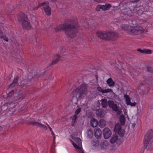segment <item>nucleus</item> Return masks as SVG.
<instances>
[{
    "label": "nucleus",
    "mask_w": 153,
    "mask_h": 153,
    "mask_svg": "<svg viewBox=\"0 0 153 153\" xmlns=\"http://www.w3.org/2000/svg\"><path fill=\"white\" fill-rule=\"evenodd\" d=\"M78 25L76 22L70 20L64 24L59 25L55 28L56 31H64L65 34L70 38L74 37L78 32Z\"/></svg>",
    "instance_id": "1"
},
{
    "label": "nucleus",
    "mask_w": 153,
    "mask_h": 153,
    "mask_svg": "<svg viewBox=\"0 0 153 153\" xmlns=\"http://www.w3.org/2000/svg\"><path fill=\"white\" fill-rule=\"evenodd\" d=\"M144 146L147 150L153 149V130L151 129L146 133L144 141Z\"/></svg>",
    "instance_id": "2"
},
{
    "label": "nucleus",
    "mask_w": 153,
    "mask_h": 153,
    "mask_svg": "<svg viewBox=\"0 0 153 153\" xmlns=\"http://www.w3.org/2000/svg\"><path fill=\"white\" fill-rule=\"evenodd\" d=\"M97 35L100 38L105 40H115L118 37L117 34L114 32L99 31L97 32Z\"/></svg>",
    "instance_id": "3"
},
{
    "label": "nucleus",
    "mask_w": 153,
    "mask_h": 153,
    "mask_svg": "<svg viewBox=\"0 0 153 153\" xmlns=\"http://www.w3.org/2000/svg\"><path fill=\"white\" fill-rule=\"evenodd\" d=\"M18 20L23 29L28 30L31 28L30 22L26 14L20 12L18 17Z\"/></svg>",
    "instance_id": "4"
},
{
    "label": "nucleus",
    "mask_w": 153,
    "mask_h": 153,
    "mask_svg": "<svg viewBox=\"0 0 153 153\" xmlns=\"http://www.w3.org/2000/svg\"><path fill=\"white\" fill-rule=\"evenodd\" d=\"M122 29L129 34L132 35L141 34L144 31V29L142 27H133L129 25H124L122 27Z\"/></svg>",
    "instance_id": "5"
},
{
    "label": "nucleus",
    "mask_w": 153,
    "mask_h": 153,
    "mask_svg": "<svg viewBox=\"0 0 153 153\" xmlns=\"http://www.w3.org/2000/svg\"><path fill=\"white\" fill-rule=\"evenodd\" d=\"M87 90L86 84H82L79 87L76 88L74 91L73 93L77 99L82 97L85 93Z\"/></svg>",
    "instance_id": "6"
},
{
    "label": "nucleus",
    "mask_w": 153,
    "mask_h": 153,
    "mask_svg": "<svg viewBox=\"0 0 153 153\" xmlns=\"http://www.w3.org/2000/svg\"><path fill=\"white\" fill-rule=\"evenodd\" d=\"M74 142H73L72 144L76 148L80 149V153H84V151L81 148L82 143L80 139L77 137H75L74 139Z\"/></svg>",
    "instance_id": "7"
},
{
    "label": "nucleus",
    "mask_w": 153,
    "mask_h": 153,
    "mask_svg": "<svg viewBox=\"0 0 153 153\" xmlns=\"http://www.w3.org/2000/svg\"><path fill=\"white\" fill-rule=\"evenodd\" d=\"M114 131L115 132H117L118 134L120 137H122L124 136L125 132L124 130L122 128L119 123L116 124L114 128Z\"/></svg>",
    "instance_id": "8"
},
{
    "label": "nucleus",
    "mask_w": 153,
    "mask_h": 153,
    "mask_svg": "<svg viewBox=\"0 0 153 153\" xmlns=\"http://www.w3.org/2000/svg\"><path fill=\"white\" fill-rule=\"evenodd\" d=\"M43 7L44 9V11L46 14L50 16L51 13V10L50 7L49 6V2L48 1L42 3Z\"/></svg>",
    "instance_id": "9"
},
{
    "label": "nucleus",
    "mask_w": 153,
    "mask_h": 153,
    "mask_svg": "<svg viewBox=\"0 0 153 153\" xmlns=\"http://www.w3.org/2000/svg\"><path fill=\"white\" fill-rule=\"evenodd\" d=\"M19 85L21 88H25L30 86V81L29 79H23L19 83Z\"/></svg>",
    "instance_id": "10"
},
{
    "label": "nucleus",
    "mask_w": 153,
    "mask_h": 153,
    "mask_svg": "<svg viewBox=\"0 0 153 153\" xmlns=\"http://www.w3.org/2000/svg\"><path fill=\"white\" fill-rule=\"evenodd\" d=\"M103 134L105 138L108 139L111 136V132L109 128H105L103 131Z\"/></svg>",
    "instance_id": "11"
},
{
    "label": "nucleus",
    "mask_w": 153,
    "mask_h": 153,
    "mask_svg": "<svg viewBox=\"0 0 153 153\" xmlns=\"http://www.w3.org/2000/svg\"><path fill=\"white\" fill-rule=\"evenodd\" d=\"M96 113L97 116L102 118L105 117L106 112L102 108H99L96 111Z\"/></svg>",
    "instance_id": "12"
},
{
    "label": "nucleus",
    "mask_w": 153,
    "mask_h": 153,
    "mask_svg": "<svg viewBox=\"0 0 153 153\" xmlns=\"http://www.w3.org/2000/svg\"><path fill=\"white\" fill-rule=\"evenodd\" d=\"M94 136L96 138L100 139L102 137V132L99 128H96L94 130Z\"/></svg>",
    "instance_id": "13"
},
{
    "label": "nucleus",
    "mask_w": 153,
    "mask_h": 153,
    "mask_svg": "<svg viewBox=\"0 0 153 153\" xmlns=\"http://www.w3.org/2000/svg\"><path fill=\"white\" fill-rule=\"evenodd\" d=\"M61 57L59 55L56 54L54 57V59L53 60L51 63L48 66L47 68H49L52 65H54L58 62L61 59Z\"/></svg>",
    "instance_id": "14"
},
{
    "label": "nucleus",
    "mask_w": 153,
    "mask_h": 153,
    "mask_svg": "<svg viewBox=\"0 0 153 153\" xmlns=\"http://www.w3.org/2000/svg\"><path fill=\"white\" fill-rule=\"evenodd\" d=\"M108 105L110 108L112 109L113 111L116 112L117 110V104L114 103L113 101L109 100Z\"/></svg>",
    "instance_id": "15"
},
{
    "label": "nucleus",
    "mask_w": 153,
    "mask_h": 153,
    "mask_svg": "<svg viewBox=\"0 0 153 153\" xmlns=\"http://www.w3.org/2000/svg\"><path fill=\"white\" fill-rule=\"evenodd\" d=\"M109 143L106 140H103L100 144L101 149L102 150L105 149L108 146Z\"/></svg>",
    "instance_id": "16"
},
{
    "label": "nucleus",
    "mask_w": 153,
    "mask_h": 153,
    "mask_svg": "<svg viewBox=\"0 0 153 153\" xmlns=\"http://www.w3.org/2000/svg\"><path fill=\"white\" fill-rule=\"evenodd\" d=\"M91 126L93 128L96 127L98 124V121L95 118H92L90 121Z\"/></svg>",
    "instance_id": "17"
},
{
    "label": "nucleus",
    "mask_w": 153,
    "mask_h": 153,
    "mask_svg": "<svg viewBox=\"0 0 153 153\" xmlns=\"http://www.w3.org/2000/svg\"><path fill=\"white\" fill-rule=\"evenodd\" d=\"M28 124L33 126H37L39 128H42V124L41 123L36 122H29L28 123Z\"/></svg>",
    "instance_id": "18"
},
{
    "label": "nucleus",
    "mask_w": 153,
    "mask_h": 153,
    "mask_svg": "<svg viewBox=\"0 0 153 153\" xmlns=\"http://www.w3.org/2000/svg\"><path fill=\"white\" fill-rule=\"evenodd\" d=\"M118 139V136L115 134L113 135L110 139V142L112 144L116 143Z\"/></svg>",
    "instance_id": "19"
},
{
    "label": "nucleus",
    "mask_w": 153,
    "mask_h": 153,
    "mask_svg": "<svg viewBox=\"0 0 153 153\" xmlns=\"http://www.w3.org/2000/svg\"><path fill=\"white\" fill-rule=\"evenodd\" d=\"M119 121L121 126H123L125 123V117L123 115H121L119 118Z\"/></svg>",
    "instance_id": "20"
},
{
    "label": "nucleus",
    "mask_w": 153,
    "mask_h": 153,
    "mask_svg": "<svg viewBox=\"0 0 153 153\" xmlns=\"http://www.w3.org/2000/svg\"><path fill=\"white\" fill-rule=\"evenodd\" d=\"M101 101L102 107L104 108H106L108 104V101H107L106 99H103L101 100Z\"/></svg>",
    "instance_id": "21"
},
{
    "label": "nucleus",
    "mask_w": 153,
    "mask_h": 153,
    "mask_svg": "<svg viewBox=\"0 0 153 153\" xmlns=\"http://www.w3.org/2000/svg\"><path fill=\"white\" fill-rule=\"evenodd\" d=\"M87 136L89 138H92L93 136V131L91 128L88 129L87 132Z\"/></svg>",
    "instance_id": "22"
},
{
    "label": "nucleus",
    "mask_w": 153,
    "mask_h": 153,
    "mask_svg": "<svg viewBox=\"0 0 153 153\" xmlns=\"http://www.w3.org/2000/svg\"><path fill=\"white\" fill-rule=\"evenodd\" d=\"M19 78V76H16L14 79L12 83H11L9 85L10 87H13L15 86L16 84L18 82V80Z\"/></svg>",
    "instance_id": "23"
},
{
    "label": "nucleus",
    "mask_w": 153,
    "mask_h": 153,
    "mask_svg": "<svg viewBox=\"0 0 153 153\" xmlns=\"http://www.w3.org/2000/svg\"><path fill=\"white\" fill-rule=\"evenodd\" d=\"M107 83L108 84L109 86L112 87L115 84L113 80L111 78L108 79L107 81Z\"/></svg>",
    "instance_id": "24"
},
{
    "label": "nucleus",
    "mask_w": 153,
    "mask_h": 153,
    "mask_svg": "<svg viewBox=\"0 0 153 153\" xmlns=\"http://www.w3.org/2000/svg\"><path fill=\"white\" fill-rule=\"evenodd\" d=\"M106 121L103 119H101L99 121V125L101 128L104 127L106 125Z\"/></svg>",
    "instance_id": "25"
},
{
    "label": "nucleus",
    "mask_w": 153,
    "mask_h": 153,
    "mask_svg": "<svg viewBox=\"0 0 153 153\" xmlns=\"http://www.w3.org/2000/svg\"><path fill=\"white\" fill-rule=\"evenodd\" d=\"M100 103L99 102L97 103L94 104L91 106V109L93 111H97L98 109V108H99Z\"/></svg>",
    "instance_id": "26"
},
{
    "label": "nucleus",
    "mask_w": 153,
    "mask_h": 153,
    "mask_svg": "<svg viewBox=\"0 0 153 153\" xmlns=\"http://www.w3.org/2000/svg\"><path fill=\"white\" fill-rule=\"evenodd\" d=\"M124 97L126 99V103L127 105H128V104H130L129 103H130V98L129 96L126 94H124Z\"/></svg>",
    "instance_id": "27"
},
{
    "label": "nucleus",
    "mask_w": 153,
    "mask_h": 153,
    "mask_svg": "<svg viewBox=\"0 0 153 153\" xmlns=\"http://www.w3.org/2000/svg\"><path fill=\"white\" fill-rule=\"evenodd\" d=\"M77 117V116L76 115H74L73 117H70V118L72 119L71 126H74Z\"/></svg>",
    "instance_id": "28"
},
{
    "label": "nucleus",
    "mask_w": 153,
    "mask_h": 153,
    "mask_svg": "<svg viewBox=\"0 0 153 153\" xmlns=\"http://www.w3.org/2000/svg\"><path fill=\"white\" fill-rule=\"evenodd\" d=\"M99 141L97 140H93L92 142V145L94 146H97L99 144Z\"/></svg>",
    "instance_id": "29"
},
{
    "label": "nucleus",
    "mask_w": 153,
    "mask_h": 153,
    "mask_svg": "<svg viewBox=\"0 0 153 153\" xmlns=\"http://www.w3.org/2000/svg\"><path fill=\"white\" fill-rule=\"evenodd\" d=\"M42 3H40L39 4L38 6L35 7H34L33 8V10H37L40 7L43 6Z\"/></svg>",
    "instance_id": "30"
},
{
    "label": "nucleus",
    "mask_w": 153,
    "mask_h": 153,
    "mask_svg": "<svg viewBox=\"0 0 153 153\" xmlns=\"http://www.w3.org/2000/svg\"><path fill=\"white\" fill-rule=\"evenodd\" d=\"M117 110L116 111L117 112V114L119 115L122 112L121 109L120 108H118V107L117 106Z\"/></svg>",
    "instance_id": "31"
},
{
    "label": "nucleus",
    "mask_w": 153,
    "mask_h": 153,
    "mask_svg": "<svg viewBox=\"0 0 153 153\" xmlns=\"http://www.w3.org/2000/svg\"><path fill=\"white\" fill-rule=\"evenodd\" d=\"M144 53L151 54L152 53V51L149 49H144Z\"/></svg>",
    "instance_id": "32"
},
{
    "label": "nucleus",
    "mask_w": 153,
    "mask_h": 153,
    "mask_svg": "<svg viewBox=\"0 0 153 153\" xmlns=\"http://www.w3.org/2000/svg\"><path fill=\"white\" fill-rule=\"evenodd\" d=\"M104 5L106 10H108L111 7V5L109 4H106Z\"/></svg>",
    "instance_id": "33"
},
{
    "label": "nucleus",
    "mask_w": 153,
    "mask_h": 153,
    "mask_svg": "<svg viewBox=\"0 0 153 153\" xmlns=\"http://www.w3.org/2000/svg\"><path fill=\"white\" fill-rule=\"evenodd\" d=\"M147 70L150 73H152L153 72V68L150 67H147Z\"/></svg>",
    "instance_id": "34"
},
{
    "label": "nucleus",
    "mask_w": 153,
    "mask_h": 153,
    "mask_svg": "<svg viewBox=\"0 0 153 153\" xmlns=\"http://www.w3.org/2000/svg\"><path fill=\"white\" fill-rule=\"evenodd\" d=\"M0 38L1 39H3L4 40L6 41L7 42L8 41V39L5 36H0Z\"/></svg>",
    "instance_id": "35"
},
{
    "label": "nucleus",
    "mask_w": 153,
    "mask_h": 153,
    "mask_svg": "<svg viewBox=\"0 0 153 153\" xmlns=\"http://www.w3.org/2000/svg\"><path fill=\"white\" fill-rule=\"evenodd\" d=\"M101 5H98L96 8V10L97 11H99L101 9Z\"/></svg>",
    "instance_id": "36"
},
{
    "label": "nucleus",
    "mask_w": 153,
    "mask_h": 153,
    "mask_svg": "<svg viewBox=\"0 0 153 153\" xmlns=\"http://www.w3.org/2000/svg\"><path fill=\"white\" fill-rule=\"evenodd\" d=\"M81 109L80 108H78L75 111V114L74 115H76V116L80 111Z\"/></svg>",
    "instance_id": "37"
},
{
    "label": "nucleus",
    "mask_w": 153,
    "mask_h": 153,
    "mask_svg": "<svg viewBox=\"0 0 153 153\" xmlns=\"http://www.w3.org/2000/svg\"><path fill=\"white\" fill-rule=\"evenodd\" d=\"M14 94V91L13 90V91H10L9 92L8 95L7 97H11L12 95H13Z\"/></svg>",
    "instance_id": "38"
},
{
    "label": "nucleus",
    "mask_w": 153,
    "mask_h": 153,
    "mask_svg": "<svg viewBox=\"0 0 153 153\" xmlns=\"http://www.w3.org/2000/svg\"><path fill=\"white\" fill-rule=\"evenodd\" d=\"M130 104H128V105H130L132 106H134L137 105V103L135 102H134L133 103H131L130 102V103H129Z\"/></svg>",
    "instance_id": "39"
},
{
    "label": "nucleus",
    "mask_w": 153,
    "mask_h": 153,
    "mask_svg": "<svg viewBox=\"0 0 153 153\" xmlns=\"http://www.w3.org/2000/svg\"><path fill=\"white\" fill-rule=\"evenodd\" d=\"M97 89L98 91L102 93L103 89L100 86H98L97 88Z\"/></svg>",
    "instance_id": "40"
},
{
    "label": "nucleus",
    "mask_w": 153,
    "mask_h": 153,
    "mask_svg": "<svg viewBox=\"0 0 153 153\" xmlns=\"http://www.w3.org/2000/svg\"><path fill=\"white\" fill-rule=\"evenodd\" d=\"M137 50L138 51L141 53H144V49L143 50H142L141 49H137Z\"/></svg>",
    "instance_id": "41"
},
{
    "label": "nucleus",
    "mask_w": 153,
    "mask_h": 153,
    "mask_svg": "<svg viewBox=\"0 0 153 153\" xmlns=\"http://www.w3.org/2000/svg\"><path fill=\"white\" fill-rule=\"evenodd\" d=\"M140 0H130V1L133 3L137 2Z\"/></svg>",
    "instance_id": "42"
},
{
    "label": "nucleus",
    "mask_w": 153,
    "mask_h": 153,
    "mask_svg": "<svg viewBox=\"0 0 153 153\" xmlns=\"http://www.w3.org/2000/svg\"><path fill=\"white\" fill-rule=\"evenodd\" d=\"M101 9L103 10H106V9L105 8V6L104 5H101Z\"/></svg>",
    "instance_id": "43"
},
{
    "label": "nucleus",
    "mask_w": 153,
    "mask_h": 153,
    "mask_svg": "<svg viewBox=\"0 0 153 153\" xmlns=\"http://www.w3.org/2000/svg\"><path fill=\"white\" fill-rule=\"evenodd\" d=\"M42 127L45 130L47 129V127L44 125H42Z\"/></svg>",
    "instance_id": "44"
},
{
    "label": "nucleus",
    "mask_w": 153,
    "mask_h": 153,
    "mask_svg": "<svg viewBox=\"0 0 153 153\" xmlns=\"http://www.w3.org/2000/svg\"><path fill=\"white\" fill-rule=\"evenodd\" d=\"M107 91H108V92H111L112 91V90L111 89L108 88L107 89H106Z\"/></svg>",
    "instance_id": "45"
},
{
    "label": "nucleus",
    "mask_w": 153,
    "mask_h": 153,
    "mask_svg": "<svg viewBox=\"0 0 153 153\" xmlns=\"http://www.w3.org/2000/svg\"><path fill=\"white\" fill-rule=\"evenodd\" d=\"M102 93H108V91H107L106 89L103 90Z\"/></svg>",
    "instance_id": "46"
},
{
    "label": "nucleus",
    "mask_w": 153,
    "mask_h": 153,
    "mask_svg": "<svg viewBox=\"0 0 153 153\" xmlns=\"http://www.w3.org/2000/svg\"><path fill=\"white\" fill-rule=\"evenodd\" d=\"M46 125H47V126H48V127L49 128V129H50V131H52V129L51 128V127L49 126V125H48L47 123H46Z\"/></svg>",
    "instance_id": "47"
},
{
    "label": "nucleus",
    "mask_w": 153,
    "mask_h": 153,
    "mask_svg": "<svg viewBox=\"0 0 153 153\" xmlns=\"http://www.w3.org/2000/svg\"><path fill=\"white\" fill-rule=\"evenodd\" d=\"M32 2H33V3L31 4H33V5H35V4H36V1H34V2L32 1Z\"/></svg>",
    "instance_id": "48"
},
{
    "label": "nucleus",
    "mask_w": 153,
    "mask_h": 153,
    "mask_svg": "<svg viewBox=\"0 0 153 153\" xmlns=\"http://www.w3.org/2000/svg\"><path fill=\"white\" fill-rule=\"evenodd\" d=\"M2 31L0 30V36H2Z\"/></svg>",
    "instance_id": "49"
},
{
    "label": "nucleus",
    "mask_w": 153,
    "mask_h": 153,
    "mask_svg": "<svg viewBox=\"0 0 153 153\" xmlns=\"http://www.w3.org/2000/svg\"><path fill=\"white\" fill-rule=\"evenodd\" d=\"M51 134H52L53 136H54L55 135V134H54V133L53 132V130H52V131H51Z\"/></svg>",
    "instance_id": "50"
},
{
    "label": "nucleus",
    "mask_w": 153,
    "mask_h": 153,
    "mask_svg": "<svg viewBox=\"0 0 153 153\" xmlns=\"http://www.w3.org/2000/svg\"><path fill=\"white\" fill-rule=\"evenodd\" d=\"M101 0H95V1H96L97 2H100Z\"/></svg>",
    "instance_id": "51"
},
{
    "label": "nucleus",
    "mask_w": 153,
    "mask_h": 153,
    "mask_svg": "<svg viewBox=\"0 0 153 153\" xmlns=\"http://www.w3.org/2000/svg\"><path fill=\"white\" fill-rule=\"evenodd\" d=\"M132 126H133V127H134L135 126V125L134 124H132Z\"/></svg>",
    "instance_id": "52"
},
{
    "label": "nucleus",
    "mask_w": 153,
    "mask_h": 153,
    "mask_svg": "<svg viewBox=\"0 0 153 153\" xmlns=\"http://www.w3.org/2000/svg\"><path fill=\"white\" fill-rule=\"evenodd\" d=\"M96 78L97 79H97H98V76H97L96 75Z\"/></svg>",
    "instance_id": "53"
},
{
    "label": "nucleus",
    "mask_w": 153,
    "mask_h": 153,
    "mask_svg": "<svg viewBox=\"0 0 153 153\" xmlns=\"http://www.w3.org/2000/svg\"><path fill=\"white\" fill-rule=\"evenodd\" d=\"M53 136V138H54V140L55 139V135L54 136Z\"/></svg>",
    "instance_id": "54"
}]
</instances>
